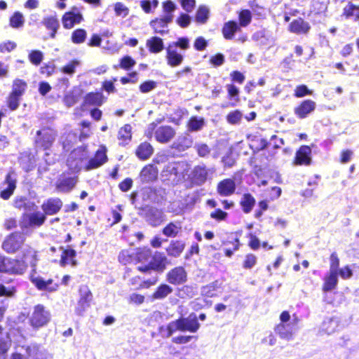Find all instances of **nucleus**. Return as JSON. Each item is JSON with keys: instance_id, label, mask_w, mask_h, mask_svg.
Instances as JSON below:
<instances>
[{"instance_id": "46", "label": "nucleus", "mask_w": 359, "mask_h": 359, "mask_svg": "<svg viewBox=\"0 0 359 359\" xmlns=\"http://www.w3.org/2000/svg\"><path fill=\"white\" fill-rule=\"evenodd\" d=\"M81 97V92L79 89H74L71 92H69L64 97L65 104L71 107L74 105L79 100Z\"/></svg>"}, {"instance_id": "56", "label": "nucleus", "mask_w": 359, "mask_h": 359, "mask_svg": "<svg viewBox=\"0 0 359 359\" xmlns=\"http://www.w3.org/2000/svg\"><path fill=\"white\" fill-rule=\"evenodd\" d=\"M344 14L348 18L355 16L357 20H359V6H357L352 3H348L344 8Z\"/></svg>"}, {"instance_id": "32", "label": "nucleus", "mask_w": 359, "mask_h": 359, "mask_svg": "<svg viewBox=\"0 0 359 359\" xmlns=\"http://www.w3.org/2000/svg\"><path fill=\"white\" fill-rule=\"evenodd\" d=\"M241 30L238 23L234 20L225 22L223 25L222 32L224 38L226 40L233 39L235 34Z\"/></svg>"}, {"instance_id": "6", "label": "nucleus", "mask_w": 359, "mask_h": 359, "mask_svg": "<svg viewBox=\"0 0 359 359\" xmlns=\"http://www.w3.org/2000/svg\"><path fill=\"white\" fill-rule=\"evenodd\" d=\"M25 239V236L22 233H12L5 238L2 248L8 253H15L21 248Z\"/></svg>"}, {"instance_id": "41", "label": "nucleus", "mask_w": 359, "mask_h": 359, "mask_svg": "<svg viewBox=\"0 0 359 359\" xmlns=\"http://www.w3.org/2000/svg\"><path fill=\"white\" fill-rule=\"evenodd\" d=\"M173 292L172 287L167 284H161L153 293L151 297L154 299L162 300L166 298Z\"/></svg>"}, {"instance_id": "48", "label": "nucleus", "mask_w": 359, "mask_h": 359, "mask_svg": "<svg viewBox=\"0 0 359 359\" xmlns=\"http://www.w3.org/2000/svg\"><path fill=\"white\" fill-rule=\"evenodd\" d=\"M84 101L88 104L100 106L103 103V96L99 93H90L86 95Z\"/></svg>"}, {"instance_id": "15", "label": "nucleus", "mask_w": 359, "mask_h": 359, "mask_svg": "<svg viewBox=\"0 0 359 359\" xmlns=\"http://www.w3.org/2000/svg\"><path fill=\"white\" fill-rule=\"evenodd\" d=\"M167 281L175 285H182L187 280V273L182 266H177L170 270L166 275Z\"/></svg>"}, {"instance_id": "40", "label": "nucleus", "mask_w": 359, "mask_h": 359, "mask_svg": "<svg viewBox=\"0 0 359 359\" xmlns=\"http://www.w3.org/2000/svg\"><path fill=\"white\" fill-rule=\"evenodd\" d=\"M205 126V119L203 117L194 116L190 118L187 123L188 132H198L203 129Z\"/></svg>"}, {"instance_id": "11", "label": "nucleus", "mask_w": 359, "mask_h": 359, "mask_svg": "<svg viewBox=\"0 0 359 359\" xmlns=\"http://www.w3.org/2000/svg\"><path fill=\"white\" fill-rule=\"evenodd\" d=\"M107 147L104 145L100 147L95 152L94 157L87 160L86 165V170H91L96 169L107 161Z\"/></svg>"}, {"instance_id": "59", "label": "nucleus", "mask_w": 359, "mask_h": 359, "mask_svg": "<svg viewBox=\"0 0 359 359\" xmlns=\"http://www.w3.org/2000/svg\"><path fill=\"white\" fill-rule=\"evenodd\" d=\"M14 205L18 209L30 210L31 206H34V203H31L25 197L16 198L14 201Z\"/></svg>"}, {"instance_id": "55", "label": "nucleus", "mask_w": 359, "mask_h": 359, "mask_svg": "<svg viewBox=\"0 0 359 359\" xmlns=\"http://www.w3.org/2000/svg\"><path fill=\"white\" fill-rule=\"evenodd\" d=\"M24 17L20 12H15L10 18V25L13 28H19L23 26Z\"/></svg>"}, {"instance_id": "5", "label": "nucleus", "mask_w": 359, "mask_h": 359, "mask_svg": "<svg viewBox=\"0 0 359 359\" xmlns=\"http://www.w3.org/2000/svg\"><path fill=\"white\" fill-rule=\"evenodd\" d=\"M57 136L56 132L50 128H43L36 132L35 145L37 149H50Z\"/></svg>"}, {"instance_id": "51", "label": "nucleus", "mask_w": 359, "mask_h": 359, "mask_svg": "<svg viewBox=\"0 0 359 359\" xmlns=\"http://www.w3.org/2000/svg\"><path fill=\"white\" fill-rule=\"evenodd\" d=\"M43 53L39 50H32L28 55L29 61L35 66H39L43 60Z\"/></svg>"}, {"instance_id": "20", "label": "nucleus", "mask_w": 359, "mask_h": 359, "mask_svg": "<svg viewBox=\"0 0 359 359\" xmlns=\"http://www.w3.org/2000/svg\"><path fill=\"white\" fill-rule=\"evenodd\" d=\"M41 23L46 29L50 32V38L53 39H55L56 37V34L60 27V21L56 14L44 17Z\"/></svg>"}, {"instance_id": "4", "label": "nucleus", "mask_w": 359, "mask_h": 359, "mask_svg": "<svg viewBox=\"0 0 359 359\" xmlns=\"http://www.w3.org/2000/svg\"><path fill=\"white\" fill-rule=\"evenodd\" d=\"M27 264L22 260L0 256V272L22 274L27 269Z\"/></svg>"}, {"instance_id": "38", "label": "nucleus", "mask_w": 359, "mask_h": 359, "mask_svg": "<svg viewBox=\"0 0 359 359\" xmlns=\"http://www.w3.org/2000/svg\"><path fill=\"white\" fill-rule=\"evenodd\" d=\"M252 39L262 45H268L273 41V38L270 32L265 29L255 32L252 34Z\"/></svg>"}, {"instance_id": "12", "label": "nucleus", "mask_w": 359, "mask_h": 359, "mask_svg": "<svg viewBox=\"0 0 359 359\" xmlns=\"http://www.w3.org/2000/svg\"><path fill=\"white\" fill-rule=\"evenodd\" d=\"M188 165L185 161H173L168 163L163 168V172L165 176L180 178L187 170Z\"/></svg>"}, {"instance_id": "50", "label": "nucleus", "mask_w": 359, "mask_h": 359, "mask_svg": "<svg viewBox=\"0 0 359 359\" xmlns=\"http://www.w3.org/2000/svg\"><path fill=\"white\" fill-rule=\"evenodd\" d=\"M87 37V32L83 29H76L72 33L71 39L72 43L75 44H80L83 43Z\"/></svg>"}, {"instance_id": "8", "label": "nucleus", "mask_w": 359, "mask_h": 359, "mask_svg": "<svg viewBox=\"0 0 359 359\" xmlns=\"http://www.w3.org/2000/svg\"><path fill=\"white\" fill-rule=\"evenodd\" d=\"M168 264L167 257L163 253L156 252L151 257L148 266L139 267L138 269L142 271H147L153 269L158 272H163Z\"/></svg>"}, {"instance_id": "35", "label": "nucleus", "mask_w": 359, "mask_h": 359, "mask_svg": "<svg viewBox=\"0 0 359 359\" xmlns=\"http://www.w3.org/2000/svg\"><path fill=\"white\" fill-rule=\"evenodd\" d=\"M61 250H62V252L61 255V259H60V266H65L67 264H70L72 266H76L77 265V262L74 259L76 252L73 249H63V248H61Z\"/></svg>"}, {"instance_id": "21", "label": "nucleus", "mask_w": 359, "mask_h": 359, "mask_svg": "<svg viewBox=\"0 0 359 359\" xmlns=\"http://www.w3.org/2000/svg\"><path fill=\"white\" fill-rule=\"evenodd\" d=\"M172 20L170 19V16H163L160 18H156L150 22V26L154 29V33L159 34L161 36H164L169 32L168 25Z\"/></svg>"}, {"instance_id": "43", "label": "nucleus", "mask_w": 359, "mask_h": 359, "mask_svg": "<svg viewBox=\"0 0 359 359\" xmlns=\"http://www.w3.org/2000/svg\"><path fill=\"white\" fill-rule=\"evenodd\" d=\"M338 283V273H330L325 276L323 290L324 292H329L334 289Z\"/></svg>"}, {"instance_id": "60", "label": "nucleus", "mask_w": 359, "mask_h": 359, "mask_svg": "<svg viewBox=\"0 0 359 359\" xmlns=\"http://www.w3.org/2000/svg\"><path fill=\"white\" fill-rule=\"evenodd\" d=\"M76 140V136L74 133H69L66 136L63 135L61 137V142L63 146V149L66 151H68L73 142Z\"/></svg>"}, {"instance_id": "44", "label": "nucleus", "mask_w": 359, "mask_h": 359, "mask_svg": "<svg viewBox=\"0 0 359 359\" xmlns=\"http://www.w3.org/2000/svg\"><path fill=\"white\" fill-rule=\"evenodd\" d=\"M184 243L180 241H172L167 248V252L169 255L177 257L183 252Z\"/></svg>"}, {"instance_id": "34", "label": "nucleus", "mask_w": 359, "mask_h": 359, "mask_svg": "<svg viewBox=\"0 0 359 359\" xmlns=\"http://www.w3.org/2000/svg\"><path fill=\"white\" fill-rule=\"evenodd\" d=\"M154 153V148L147 142H142L137 148L135 154L142 161L147 160Z\"/></svg>"}, {"instance_id": "24", "label": "nucleus", "mask_w": 359, "mask_h": 359, "mask_svg": "<svg viewBox=\"0 0 359 359\" xmlns=\"http://www.w3.org/2000/svg\"><path fill=\"white\" fill-rule=\"evenodd\" d=\"M154 135L158 142L167 143L174 137L175 130L169 126H160L156 130Z\"/></svg>"}, {"instance_id": "10", "label": "nucleus", "mask_w": 359, "mask_h": 359, "mask_svg": "<svg viewBox=\"0 0 359 359\" xmlns=\"http://www.w3.org/2000/svg\"><path fill=\"white\" fill-rule=\"evenodd\" d=\"M107 147L104 145L100 147L95 152L94 157L87 160L86 165V170H91L96 169L107 161Z\"/></svg>"}, {"instance_id": "37", "label": "nucleus", "mask_w": 359, "mask_h": 359, "mask_svg": "<svg viewBox=\"0 0 359 359\" xmlns=\"http://www.w3.org/2000/svg\"><path fill=\"white\" fill-rule=\"evenodd\" d=\"M25 219L28 220L29 226H41L46 221V217L45 214L41 212H34L30 214H26L24 215Z\"/></svg>"}, {"instance_id": "16", "label": "nucleus", "mask_w": 359, "mask_h": 359, "mask_svg": "<svg viewBox=\"0 0 359 359\" xmlns=\"http://www.w3.org/2000/svg\"><path fill=\"white\" fill-rule=\"evenodd\" d=\"M16 188V176L13 172H8L2 186L0 196L4 200H8L13 194Z\"/></svg>"}, {"instance_id": "61", "label": "nucleus", "mask_w": 359, "mask_h": 359, "mask_svg": "<svg viewBox=\"0 0 359 359\" xmlns=\"http://www.w3.org/2000/svg\"><path fill=\"white\" fill-rule=\"evenodd\" d=\"M80 65V62L77 60H74L64 66L62 71L64 74L68 75H73L75 72V69Z\"/></svg>"}, {"instance_id": "63", "label": "nucleus", "mask_w": 359, "mask_h": 359, "mask_svg": "<svg viewBox=\"0 0 359 359\" xmlns=\"http://www.w3.org/2000/svg\"><path fill=\"white\" fill-rule=\"evenodd\" d=\"M16 292L14 286L8 285L6 286L0 283V297H13Z\"/></svg>"}, {"instance_id": "25", "label": "nucleus", "mask_w": 359, "mask_h": 359, "mask_svg": "<svg viewBox=\"0 0 359 359\" xmlns=\"http://www.w3.org/2000/svg\"><path fill=\"white\" fill-rule=\"evenodd\" d=\"M62 206V201L58 198H50L43 202L41 208L45 215H53L57 214Z\"/></svg>"}, {"instance_id": "58", "label": "nucleus", "mask_w": 359, "mask_h": 359, "mask_svg": "<svg viewBox=\"0 0 359 359\" xmlns=\"http://www.w3.org/2000/svg\"><path fill=\"white\" fill-rule=\"evenodd\" d=\"M176 9V5L171 1L167 0L163 3V10L165 13L164 16H170V19L173 20L172 13Z\"/></svg>"}, {"instance_id": "45", "label": "nucleus", "mask_w": 359, "mask_h": 359, "mask_svg": "<svg viewBox=\"0 0 359 359\" xmlns=\"http://www.w3.org/2000/svg\"><path fill=\"white\" fill-rule=\"evenodd\" d=\"M241 205L245 213H249L255 204V199L250 194H245L241 200Z\"/></svg>"}, {"instance_id": "1", "label": "nucleus", "mask_w": 359, "mask_h": 359, "mask_svg": "<svg viewBox=\"0 0 359 359\" xmlns=\"http://www.w3.org/2000/svg\"><path fill=\"white\" fill-rule=\"evenodd\" d=\"M177 48L182 50L190 48V40L187 36L177 38V41L170 42L165 48V59L168 65L171 67L180 66L184 61V55L177 51Z\"/></svg>"}, {"instance_id": "39", "label": "nucleus", "mask_w": 359, "mask_h": 359, "mask_svg": "<svg viewBox=\"0 0 359 359\" xmlns=\"http://www.w3.org/2000/svg\"><path fill=\"white\" fill-rule=\"evenodd\" d=\"M11 339L7 332H2L0 327V359H6L5 354L10 348Z\"/></svg>"}, {"instance_id": "22", "label": "nucleus", "mask_w": 359, "mask_h": 359, "mask_svg": "<svg viewBox=\"0 0 359 359\" xmlns=\"http://www.w3.org/2000/svg\"><path fill=\"white\" fill-rule=\"evenodd\" d=\"M236 189L235 180L231 178L224 179L217 184V191L221 196L232 195Z\"/></svg>"}, {"instance_id": "42", "label": "nucleus", "mask_w": 359, "mask_h": 359, "mask_svg": "<svg viewBox=\"0 0 359 359\" xmlns=\"http://www.w3.org/2000/svg\"><path fill=\"white\" fill-rule=\"evenodd\" d=\"M131 130L132 127L130 124H126L119 130L118 139L121 141L120 144L126 145L129 143L132 137Z\"/></svg>"}, {"instance_id": "14", "label": "nucleus", "mask_w": 359, "mask_h": 359, "mask_svg": "<svg viewBox=\"0 0 359 359\" xmlns=\"http://www.w3.org/2000/svg\"><path fill=\"white\" fill-rule=\"evenodd\" d=\"M83 20L82 14L76 7H73L71 11L66 12L62 18V25L65 29H71L75 25L79 24Z\"/></svg>"}, {"instance_id": "17", "label": "nucleus", "mask_w": 359, "mask_h": 359, "mask_svg": "<svg viewBox=\"0 0 359 359\" xmlns=\"http://www.w3.org/2000/svg\"><path fill=\"white\" fill-rule=\"evenodd\" d=\"M179 321L181 325V332L189 331L190 332H196L200 327V323L198 318L194 313H191L187 318H180Z\"/></svg>"}, {"instance_id": "31", "label": "nucleus", "mask_w": 359, "mask_h": 359, "mask_svg": "<svg viewBox=\"0 0 359 359\" xmlns=\"http://www.w3.org/2000/svg\"><path fill=\"white\" fill-rule=\"evenodd\" d=\"M158 170L151 164L145 165L140 172V178L142 183L153 182L157 178Z\"/></svg>"}, {"instance_id": "2", "label": "nucleus", "mask_w": 359, "mask_h": 359, "mask_svg": "<svg viewBox=\"0 0 359 359\" xmlns=\"http://www.w3.org/2000/svg\"><path fill=\"white\" fill-rule=\"evenodd\" d=\"M89 157V151L86 146H81L74 149L67 161V164L73 172H79L82 168L86 170V161Z\"/></svg>"}, {"instance_id": "18", "label": "nucleus", "mask_w": 359, "mask_h": 359, "mask_svg": "<svg viewBox=\"0 0 359 359\" xmlns=\"http://www.w3.org/2000/svg\"><path fill=\"white\" fill-rule=\"evenodd\" d=\"M296 330V323H279L274 331L281 339L290 341L293 339Z\"/></svg>"}, {"instance_id": "23", "label": "nucleus", "mask_w": 359, "mask_h": 359, "mask_svg": "<svg viewBox=\"0 0 359 359\" xmlns=\"http://www.w3.org/2000/svg\"><path fill=\"white\" fill-rule=\"evenodd\" d=\"M316 107V104L314 101L306 100L294 109V114L299 118H305L315 110Z\"/></svg>"}, {"instance_id": "7", "label": "nucleus", "mask_w": 359, "mask_h": 359, "mask_svg": "<svg viewBox=\"0 0 359 359\" xmlns=\"http://www.w3.org/2000/svg\"><path fill=\"white\" fill-rule=\"evenodd\" d=\"M92 300L93 294L89 287L86 285H81L79 288V299L75 308L76 313L79 316H82L90 306Z\"/></svg>"}, {"instance_id": "13", "label": "nucleus", "mask_w": 359, "mask_h": 359, "mask_svg": "<svg viewBox=\"0 0 359 359\" xmlns=\"http://www.w3.org/2000/svg\"><path fill=\"white\" fill-rule=\"evenodd\" d=\"M78 182L76 177L62 175H60L55 182V188L58 192L69 193Z\"/></svg>"}, {"instance_id": "36", "label": "nucleus", "mask_w": 359, "mask_h": 359, "mask_svg": "<svg viewBox=\"0 0 359 359\" xmlns=\"http://www.w3.org/2000/svg\"><path fill=\"white\" fill-rule=\"evenodd\" d=\"M32 283L39 290H46L48 292L55 291L58 287V285L53 283V280L51 279L45 280L42 278H35L32 280Z\"/></svg>"}, {"instance_id": "47", "label": "nucleus", "mask_w": 359, "mask_h": 359, "mask_svg": "<svg viewBox=\"0 0 359 359\" xmlns=\"http://www.w3.org/2000/svg\"><path fill=\"white\" fill-rule=\"evenodd\" d=\"M27 88V83L20 79H15L13 82L12 91L11 93L22 97Z\"/></svg>"}, {"instance_id": "28", "label": "nucleus", "mask_w": 359, "mask_h": 359, "mask_svg": "<svg viewBox=\"0 0 359 359\" xmlns=\"http://www.w3.org/2000/svg\"><path fill=\"white\" fill-rule=\"evenodd\" d=\"M311 29V26L308 22L302 18L294 20L289 25L290 32L296 34H306Z\"/></svg>"}, {"instance_id": "30", "label": "nucleus", "mask_w": 359, "mask_h": 359, "mask_svg": "<svg viewBox=\"0 0 359 359\" xmlns=\"http://www.w3.org/2000/svg\"><path fill=\"white\" fill-rule=\"evenodd\" d=\"M311 149L309 146H302L296 152L294 163L296 165H309Z\"/></svg>"}, {"instance_id": "54", "label": "nucleus", "mask_w": 359, "mask_h": 359, "mask_svg": "<svg viewBox=\"0 0 359 359\" xmlns=\"http://www.w3.org/2000/svg\"><path fill=\"white\" fill-rule=\"evenodd\" d=\"M239 22L238 25L241 27L248 26L252 20V15L249 10H243L239 13Z\"/></svg>"}, {"instance_id": "33", "label": "nucleus", "mask_w": 359, "mask_h": 359, "mask_svg": "<svg viewBox=\"0 0 359 359\" xmlns=\"http://www.w3.org/2000/svg\"><path fill=\"white\" fill-rule=\"evenodd\" d=\"M146 46L151 53L154 54L161 53L165 48L163 39L156 36L147 40Z\"/></svg>"}, {"instance_id": "9", "label": "nucleus", "mask_w": 359, "mask_h": 359, "mask_svg": "<svg viewBox=\"0 0 359 359\" xmlns=\"http://www.w3.org/2000/svg\"><path fill=\"white\" fill-rule=\"evenodd\" d=\"M146 221L153 226L160 225L165 219V215L161 209L154 206H146L143 209Z\"/></svg>"}, {"instance_id": "62", "label": "nucleus", "mask_w": 359, "mask_h": 359, "mask_svg": "<svg viewBox=\"0 0 359 359\" xmlns=\"http://www.w3.org/2000/svg\"><path fill=\"white\" fill-rule=\"evenodd\" d=\"M20 96L10 93L8 98V107L12 111L16 110L19 107Z\"/></svg>"}, {"instance_id": "26", "label": "nucleus", "mask_w": 359, "mask_h": 359, "mask_svg": "<svg viewBox=\"0 0 359 359\" xmlns=\"http://www.w3.org/2000/svg\"><path fill=\"white\" fill-rule=\"evenodd\" d=\"M339 323L338 317L326 318L320 325V333L330 335L337 330Z\"/></svg>"}, {"instance_id": "19", "label": "nucleus", "mask_w": 359, "mask_h": 359, "mask_svg": "<svg viewBox=\"0 0 359 359\" xmlns=\"http://www.w3.org/2000/svg\"><path fill=\"white\" fill-rule=\"evenodd\" d=\"M25 353L28 359H46V353L36 345L28 346L25 348ZM12 359H25V356L21 353H15Z\"/></svg>"}, {"instance_id": "3", "label": "nucleus", "mask_w": 359, "mask_h": 359, "mask_svg": "<svg viewBox=\"0 0 359 359\" xmlns=\"http://www.w3.org/2000/svg\"><path fill=\"white\" fill-rule=\"evenodd\" d=\"M51 319L50 311L42 304H37L32 309V311L29 317V321L31 326L39 329L46 326Z\"/></svg>"}, {"instance_id": "52", "label": "nucleus", "mask_w": 359, "mask_h": 359, "mask_svg": "<svg viewBox=\"0 0 359 359\" xmlns=\"http://www.w3.org/2000/svg\"><path fill=\"white\" fill-rule=\"evenodd\" d=\"M209 8L206 6H201L198 8L196 14V20L201 24L206 22L209 18Z\"/></svg>"}, {"instance_id": "29", "label": "nucleus", "mask_w": 359, "mask_h": 359, "mask_svg": "<svg viewBox=\"0 0 359 359\" xmlns=\"http://www.w3.org/2000/svg\"><path fill=\"white\" fill-rule=\"evenodd\" d=\"M193 144V138L189 133H184L177 137L172 144V148L179 151H184Z\"/></svg>"}, {"instance_id": "64", "label": "nucleus", "mask_w": 359, "mask_h": 359, "mask_svg": "<svg viewBox=\"0 0 359 359\" xmlns=\"http://www.w3.org/2000/svg\"><path fill=\"white\" fill-rule=\"evenodd\" d=\"M257 258L253 254H248L245 257L243 267L246 269H252L257 264Z\"/></svg>"}, {"instance_id": "57", "label": "nucleus", "mask_w": 359, "mask_h": 359, "mask_svg": "<svg viewBox=\"0 0 359 359\" xmlns=\"http://www.w3.org/2000/svg\"><path fill=\"white\" fill-rule=\"evenodd\" d=\"M180 228V226L170 222L163 229V233L168 237H174L178 233Z\"/></svg>"}, {"instance_id": "49", "label": "nucleus", "mask_w": 359, "mask_h": 359, "mask_svg": "<svg viewBox=\"0 0 359 359\" xmlns=\"http://www.w3.org/2000/svg\"><path fill=\"white\" fill-rule=\"evenodd\" d=\"M24 257L25 263L28 262L34 269L38 262L37 252L33 248H29L25 252Z\"/></svg>"}, {"instance_id": "27", "label": "nucleus", "mask_w": 359, "mask_h": 359, "mask_svg": "<svg viewBox=\"0 0 359 359\" xmlns=\"http://www.w3.org/2000/svg\"><path fill=\"white\" fill-rule=\"evenodd\" d=\"M191 180L196 185H202L207 180L208 171L204 165H196L191 172Z\"/></svg>"}, {"instance_id": "53", "label": "nucleus", "mask_w": 359, "mask_h": 359, "mask_svg": "<svg viewBox=\"0 0 359 359\" xmlns=\"http://www.w3.org/2000/svg\"><path fill=\"white\" fill-rule=\"evenodd\" d=\"M219 287L218 281L212 282L201 288V294L208 297H212Z\"/></svg>"}]
</instances>
